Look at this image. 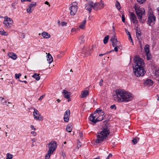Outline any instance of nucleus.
Instances as JSON below:
<instances>
[{
  "label": "nucleus",
  "mask_w": 159,
  "mask_h": 159,
  "mask_svg": "<svg viewBox=\"0 0 159 159\" xmlns=\"http://www.w3.org/2000/svg\"><path fill=\"white\" fill-rule=\"evenodd\" d=\"M97 117L96 114V113H94L93 114H91V115L89 117V119L93 123H95L97 122L96 118Z\"/></svg>",
  "instance_id": "nucleus-13"
},
{
  "label": "nucleus",
  "mask_w": 159,
  "mask_h": 159,
  "mask_svg": "<svg viewBox=\"0 0 159 159\" xmlns=\"http://www.w3.org/2000/svg\"><path fill=\"white\" fill-rule=\"evenodd\" d=\"M125 31H126V34L127 35V36L130 35V32H129L128 31V30H127V29H125Z\"/></svg>",
  "instance_id": "nucleus-53"
},
{
  "label": "nucleus",
  "mask_w": 159,
  "mask_h": 159,
  "mask_svg": "<svg viewBox=\"0 0 159 159\" xmlns=\"http://www.w3.org/2000/svg\"><path fill=\"white\" fill-rule=\"evenodd\" d=\"M113 47H114V51L116 52H117L118 51V48H120V46L118 45V43L117 44H115L113 43Z\"/></svg>",
  "instance_id": "nucleus-30"
},
{
  "label": "nucleus",
  "mask_w": 159,
  "mask_h": 159,
  "mask_svg": "<svg viewBox=\"0 0 159 159\" xmlns=\"http://www.w3.org/2000/svg\"><path fill=\"white\" fill-rule=\"evenodd\" d=\"M63 94L64 97L65 98H66L67 99H69L70 95V93L69 92H68L65 90H63Z\"/></svg>",
  "instance_id": "nucleus-17"
},
{
  "label": "nucleus",
  "mask_w": 159,
  "mask_h": 159,
  "mask_svg": "<svg viewBox=\"0 0 159 159\" xmlns=\"http://www.w3.org/2000/svg\"><path fill=\"white\" fill-rule=\"evenodd\" d=\"M17 4V1H15V2L14 3H12V7L14 8V9H15L16 8L15 7V6Z\"/></svg>",
  "instance_id": "nucleus-45"
},
{
  "label": "nucleus",
  "mask_w": 159,
  "mask_h": 159,
  "mask_svg": "<svg viewBox=\"0 0 159 159\" xmlns=\"http://www.w3.org/2000/svg\"><path fill=\"white\" fill-rule=\"evenodd\" d=\"M93 8L95 11H97L103 7V3L102 1H101L99 2L93 3Z\"/></svg>",
  "instance_id": "nucleus-9"
},
{
  "label": "nucleus",
  "mask_w": 159,
  "mask_h": 159,
  "mask_svg": "<svg viewBox=\"0 0 159 159\" xmlns=\"http://www.w3.org/2000/svg\"><path fill=\"white\" fill-rule=\"evenodd\" d=\"M77 7H73L70 6V14L72 15H75L77 12Z\"/></svg>",
  "instance_id": "nucleus-15"
},
{
  "label": "nucleus",
  "mask_w": 159,
  "mask_h": 159,
  "mask_svg": "<svg viewBox=\"0 0 159 159\" xmlns=\"http://www.w3.org/2000/svg\"><path fill=\"white\" fill-rule=\"evenodd\" d=\"M130 19L131 21L134 24L137 23L138 21L137 20L136 15L133 12H130Z\"/></svg>",
  "instance_id": "nucleus-11"
},
{
  "label": "nucleus",
  "mask_w": 159,
  "mask_h": 159,
  "mask_svg": "<svg viewBox=\"0 0 159 159\" xmlns=\"http://www.w3.org/2000/svg\"><path fill=\"white\" fill-rule=\"evenodd\" d=\"M146 55L147 60H150L151 58V55H150V52L146 53Z\"/></svg>",
  "instance_id": "nucleus-40"
},
{
  "label": "nucleus",
  "mask_w": 159,
  "mask_h": 159,
  "mask_svg": "<svg viewBox=\"0 0 159 159\" xmlns=\"http://www.w3.org/2000/svg\"><path fill=\"white\" fill-rule=\"evenodd\" d=\"M86 22V19H84L83 20L82 23H81V24L80 25L79 27L81 29H83L85 26V25Z\"/></svg>",
  "instance_id": "nucleus-24"
},
{
  "label": "nucleus",
  "mask_w": 159,
  "mask_h": 159,
  "mask_svg": "<svg viewBox=\"0 0 159 159\" xmlns=\"http://www.w3.org/2000/svg\"><path fill=\"white\" fill-rule=\"evenodd\" d=\"M56 142L55 141H52L48 144L49 149L48 151L53 153V151L56 149Z\"/></svg>",
  "instance_id": "nucleus-7"
},
{
  "label": "nucleus",
  "mask_w": 159,
  "mask_h": 159,
  "mask_svg": "<svg viewBox=\"0 0 159 159\" xmlns=\"http://www.w3.org/2000/svg\"><path fill=\"white\" fill-rule=\"evenodd\" d=\"M93 159H100V157H97L96 158H94Z\"/></svg>",
  "instance_id": "nucleus-64"
},
{
  "label": "nucleus",
  "mask_w": 159,
  "mask_h": 159,
  "mask_svg": "<svg viewBox=\"0 0 159 159\" xmlns=\"http://www.w3.org/2000/svg\"><path fill=\"white\" fill-rule=\"evenodd\" d=\"M103 80L102 79H101L99 82V85L101 86H102V83H103Z\"/></svg>",
  "instance_id": "nucleus-51"
},
{
  "label": "nucleus",
  "mask_w": 159,
  "mask_h": 159,
  "mask_svg": "<svg viewBox=\"0 0 159 159\" xmlns=\"http://www.w3.org/2000/svg\"><path fill=\"white\" fill-rule=\"evenodd\" d=\"M110 108H111V109H116V105H111L110 107Z\"/></svg>",
  "instance_id": "nucleus-48"
},
{
  "label": "nucleus",
  "mask_w": 159,
  "mask_h": 159,
  "mask_svg": "<svg viewBox=\"0 0 159 159\" xmlns=\"http://www.w3.org/2000/svg\"><path fill=\"white\" fill-rule=\"evenodd\" d=\"M109 39V36L108 35H107L104 38L103 42L104 44H106L108 41V39Z\"/></svg>",
  "instance_id": "nucleus-32"
},
{
  "label": "nucleus",
  "mask_w": 159,
  "mask_h": 159,
  "mask_svg": "<svg viewBox=\"0 0 159 159\" xmlns=\"http://www.w3.org/2000/svg\"><path fill=\"white\" fill-rule=\"evenodd\" d=\"M105 125L102 127V130L99 133H98L97 139L96 140L97 143H100L103 142L110 133V125L107 123L106 121H104Z\"/></svg>",
  "instance_id": "nucleus-2"
},
{
  "label": "nucleus",
  "mask_w": 159,
  "mask_h": 159,
  "mask_svg": "<svg viewBox=\"0 0 159 159\" xmlns=\"http://www.w3.org/2000/svg\"><path fill=\"white\" fill-rule=\"evenodd\" d=\"M128 36H129V40H130L131 41H132L133 42V40H132V39L131 38V35H128Z\"/></svg>",
  "instance_id": "nucleus-58"
},
{
  "label": "nucleus",
  "mask_w": 159,
  "mask_h": 159,
  "mask_svg": "<svg viewBox=\"0 0 159 159\" xmlns=\"http://www.w3.org/2000/svg\"><path fill=\"white\" fill-rule=\"evenodd\" d=\"M112 155L111 153H109V155H108V157L107 158V159H109V157H112Z\"/></svg>",
  "instance_id": "nucleus-54"
},
{
  "label": "nucleus",
  "mask_w": 159,
  "mask_h": 159,
  "mask_svg": "<svg viewBox=\"0 0 159 159\" xmlns=\"http://www.w3.org/2000/svg\"><path fill=\"white\" fill-rule=\"evenodd\" d=\"M53 153L52 152H49V151H48V153L46 155V156H45V159H49V158H50V155L51 154H52Z\"/></svg>",
  "instance_id": "nucleus-34"
},
{
  "label": "nucleus",
  "mask_w": 159,
  "mask_h": 159,
  "mask_svg": "<svg viewBox=\"0 0 159 159\" xmlns=\"http://www.w3.org/2000/svg\"><path fill=\"white\" fill-rule=\"evenodd\" d=\"M13 155L9 153H7V159H12Z\"/></svg>",
  "instance_id": "nucleus-36"
},
{
  "label": "nucleus",
  "mask_w": 159,
  "mask_h": 159,
  "mask_svg": "<svg viewBox=\"0 0 159 159\" xmlns=\"http://www.w3.org/2000/svg\"><path fill=\"white\" fill-rule=\"evenodd\" d=\"M89 94V91L86 90H84L81 93V97L82 98H85Z\"/></svg>",
  "instance_id": "nucleus-20"
},
{
  "label": "nucleus",
  "mask_w": 159,
  "mask_h": 159,
  "mask_svg": "<svg viewBox=\"0 0 159 159\" xmlns=\"http://www.w3.org/2000/svg\"><path fill=\"white\" fill-rule=\"evenodd\" d=\"M156 17L154 16L153 13L150 12L148 16V21L150 26H151V24L153 25L156 21Z\"/></svg>",
  "instance_id": "nucleus-6"
},
{
  "label": "nucleus",
  "mask_w": 159,
  "mask_h": 159,
  "mask_svg": "<svg viewBox=\"0 0 159 159\" xmlns=\"http://www.w3.org/2000/svg\"><path fill=\"white\" fill-rule=\"evenodd\" d=\"M8 56L13 60H16L17 58L16 55L15 53L13 52H9L8 54Z\"/></svg>",
  "instance_id": "nucleus-18"
},
{
  "label": "nucleus",
  "mask_w": 159,
  "mask_h": 159,
  "mask_svg": "<svg viewBox=\"0 0 159 159\" xmlns=\"http://www.w3.org/2000/svg\"><path fill=\"white\" fill-rule=\"evenodd\" d=\"M34 110L33 113L34 119L37 120H42L43 117L39 113V111L35 108H34Z\"/></svg>",
  "instance_id": "nucleus-8"
},
{
  "label": "nucleus",
  "mask_w": 159,
  "mask_h": 159,
  "mask_svg": "<svg viewBox=\"0 0 159 159\" xmlns=\"http://www.w3.org/2000/svg\"><path fill=\"white\" fill-rule=\"evenodd\" d=\"M44 96V95H42V96H40V97L39 98V100H42V99H43Z\"/></svg>",
  "instance_id": "nucleus-57"
},
{
  "label": "nucleus",
  "mask_w": 159,
  "mask_h": 159,
  "mask_svg": "<svg viewBox=\"0 0 159 159\" xmlns=\"http://www.w3.org/2000/svg\"><path fill=\"white\" fill-rule=\"evenodd\" d=\"M94 113H96V114H97V113H98L99 115H100V114L104 115V111L99 108H97L96 111L94 112Z\"/></svg>",
  "instance_id": "nucleus-21"
},
{
  "label": "nucleus",
  "mask_w": 159,
  "mask_h": 159,
  "mask_svg": "<svg viewBox=\"0 0 159 159\" xmlns=\"http://www.w3.org/2000/svg\"><path fill=\"white\" fill-rule=\"evenodd\" d=\"M122 20L123 22H125V15L124 14H122Z\"/></svg>",
  "instance_id": "nucleus-44"
},
{
  "label": "nucleus",
  "mask_w": 159,
  "mask_h": 159,
  "mask_svg": "<svg viewBox=\"0 0 159 159\" xmlns=\"http://www.w3.org/2000/svg\"><path fill=\"white\" fill-rule=\"evenodd\" d=\"M73 127L71 125H67L66 126V130L67 132L70 133L72 130Z\"/></svg>",
  "instance_id": "nucleus-29"
},
{
  "label": "nucleus",
  "mask_w": 159,
  "mask_h": 159,
  "mask_svg": "<svg viewBox=\"0 0 159 159\" xmlns=\"http://www.w3.org/2000/svg\"><path fill=\"white\" fill-rule=\"evenodd\" d=\"M64 116H70V111L69 110H67L65 112L64 115Z\"/></svg>",
  "instance_id": "nucleus-37"
},
{
  "label": "nucleus",
  "mask_w": 159,
  "mask_h": 159,
  "mask_svg": "<svg viewBox=\"0 0 159 159\" xmlns=\"http://www.w3.org/2000/svg\"><path fill=\"white\" fill-rule=\"evenodd\" d=\"M64 54V52H60V54H61V55H62V56Z\"/></svg>",
  "instance_id": "nucleus-60"
},
{
  "label": "nucleus",
  "mask_w": 159,
  "mask_h": 159,
  "mask_svg": "<svg viewBox=\"0 0 159 159\" xmlns=\"http://www.w3.org/2000/svg\"><path fill=\"white\" fill-rule=\"evenodd\" d=\"M32 77L34 79H35L37 81L39 80L40 79L39 75L37 74L36 73L34 74L33 75Z\"/></svg>",
  "instance_id": "nucleus-28"
},
{
  "label": "nucleus",
  "mask_w": 159,
  "mask_h": 159,
  "mask_svg": "<svg viewBox=\"0 0 159 159\" xmlns=\"http://www.w3.org/2000/svg\"><path fill=\"white\" fill-rule=\"evenodd\" d=\"M0 102H1L2 104L3 105H6L7 101L5 100L4 99L1 97H0Z\"/></svg>",
  "instance_id": "nucleus-25"
},
{
  "label": "nucleus",
  "mask_w": 159,
  "mask_h": 159,
  "mask_svg": "<svg viewBox=\"0 0 159 159\" xmlns=\"http://www.w3.org/2000/svg\"><path fill=\"white\" fill-rule=\"evenodd\" d=\"M134 60L133 69L134 75L137 77L143 76L146 73L144 69V63L143 60L137 56L135 57Z\"/></svg>",
  "instance_id": "nucleus-1"
},
{
  "label": "nucleus",
  "mask_w": 159,
  "mask_h": 159,
  "mask_svg": "<svg viewBox=\"0 0 159 159\" xmlns=\"http://www.w3.org/2000/svg\"><path fill=\"white\" fill-rule=\"evenodd\" d=\"M110 41L112 42V45L114 42V44H116L118 43L119 44V46H120V42L117 40V38L115 36L112 37L110 39Z\"/></svg>",
  "instance_id": "nucleus-14"
},
{
  "label": "nucleus",
  "mask_w": 159,
  "mask_h": 159,
  "mask_svg": "<svg viewBox=\"0 0 159 159\" xmlns=\"http://www.w3.org/2000/svg\"><path fill=\"white\" fill-rule=\"evenodd\" d=\"M62 55H61V54H59V55H57V57L58 58H61V57H62Z\"/></svg>",
  "instance_id": "nucleus-59"
},
{
  "label": "nucleus",
  "mask_w": 159,
  "mask_h": 159,
  "mask_svg": "<svg viewBox=\"0 0 159 159\" xmlns=\"http://www.w3.org/2000/svg\"><path fill=\"white\" fill-rule=\"evenodd\" d=\"M0 34L1 35H3L4 36H7V32H5L3 30L0 31Z\"/></svg>",
  "instance_id": "nucleus-38"
},
{
  "label": "nucleus",
  "mask_w": 159,
  "mask_h": 159,
  "mask_svg": "<svg viewBox=\"0 0 159 159\" xmlns=\"http://www.w3.org/2000/svg\"><path fill=\"white\" fill-rule=\"evenodd\" d=\"M46 4H47V5H49V6H50V5H49V3L47 1H46L45 2V3Z\"/></svg>",
  "instance_id": "nucleus-61"
},
{
  "label": "nucleus",
  "mask_w": 159,
  "mask_h": 159,
  "mask_svg": "<svg viewBox=\"0 0 159 159\" xmlns=\"http://www.w3.org/2000/svg\"><path fill=\"white\" fill-rule=\"evenodd\" d=\"M144 49L146 53H149V46L148 44L146 45L144 47Z\"/></svg>",
  "instance_id": "nucleus-26"
},
{
  "label": "nucleus",
  "mask_w": 159,
  "mask_h": 159,
  "mask_svg": "<svg viewBox=\"0 0 159 159\" xmlns=\"http://www.w3.org/2000/svg\"><path fill=\"white\" fill-rule=\"evenodd\" d=\"M69 116H64V120L65 122H68L69 120Z\"/></svg>",
  "instance_id": "nucleus-39"
},
{
  "label": "nucleus",
  "mask_w": 159,
  "mask_h": 159,
  "mask_svg": "<svg viewBox=\"0 0 159 159\" xmlns=\"http://www.w3.org/2000/svg\"><path fill=\"white\" fill-rule=\"evenodd\" d=\"M42 34L43 37L45 38H49L50 36V34L47 32H43Z\"/></svg>",
  "instance_id": "nucleus-22"
},
{
  "label": "nucleus",
  "mask_w": 159,
  "mask_h": 159,
  "mask_svg": "<svg viewBox=\"0 0 159 159\" xmlns=\"http://www.w3.org/2000/svg\"><path fill=\"white\" fill-rule=\"evenodd\" d=\"M134 8L138 19L139 20H141L142 18V16L145 15V10L143 8H140V7L136 4L134 5Z\"/></svg>",
  "instance_id": "nucleus-4"
},
{
  "label": "nucleus",
  "mask_w": 159,
  "mask_h": 159,
  "mask_svg": "<svg viewBox=\"0 0 159 159\" xmlns=\"http://www.w3.org/2000/svg\"><path fill=\"white\" fill-rule=\"evenodd\" d=\"M47 60L48 61V62L49 64L52 62L53 61V58L52 56L50 54V53L48 54L47 55Z\"/></svg>",
  "instance_id": "nucleus-19"
},
{
  "label": "nucleus",
  "mask_w": 159,
  "mask_h": 159,
  "mask_svg": "<svg viewBox=\"0 0 159 159\" xmlns=\"http://www.w3.org/2000/svg\"><path fill=\"white\" fill-rule=\"evenodd\" d=\"M30 128L31 129H33L34 130H35L36 129L34 127V126L33 125H30Z\"/></svg>",
  "instance_id": "nucleus-56"
},
{
  "label": "nucleus",
  "mask_w": 159,
  "mask_h": 159,
  "mask_svg": "<svg viewBox=\"0 0 159 159\" xmlns=\"http://www.w3.org/2000/svg\"><path fill=\"white\" fill-rule=\"evenodd\" d=\"M21 75V74L20 73H19V74H15V78L16 79H17L20 78V77Z\"/></svg>",
  "instance_id": "nucleus-43"
},
{
  "label": "nucleus",
  "mask_w": 159,
  "mask_h": 159,
  "mask_svg": "<svg viewBox=\"0 0 159 159\" xmlns=\"http://www.w3.org/2000/svg\"><path fill=\"white\" fill-rule=\"evenodd\" d=\"M21 82H24L25 83H27V82L26 81H21Z\"/></svg>",
  "instance_id": "nucleus-63"
},
{
  "label": "nucleus",
  "mask_w": 159,
  "mask_h": 159,
  "mask_svg": "<svg viewBox=\"0 0 159 159\" xmlns=\"http://www.w3.org/2000/svg\"><path fill=\"white\" fill-rule=\"evenodd\" d=\"M114 51V50H111L109 52H107L106 53H103V54H99V56L100 57H101V56H103V55H105V54H109V53H110L111 52H112V51Z\"/></svg>",
  "instance_id": "nucleus-41"
},
{
  "label": "nucleus",
  "mask_w": 159,
  "mask_h": 159,
  "mask_svg": "<svg viewBox=\"0 0 159 159\" xmlns=\"http://www.w3.org/2000/svg\"><path fill=\"white\" fill-rule=\"evenodd\" d=\"M72 6H73V7H77V3L76 2H73V3H72Z\"/></svg>",
  "instance_id": "nucleus-42"
},
{
  "label": "nucleus",
  "mask_w": 159,
  "mask_h": 159,
  "mask_svg": "<svg viewBox=\"0 0 159 159\" xmlns=\"http://www.w3.org/2000/svg\"><path fill=\"white\" fill-rule=\"evenodd\" d=\"M139 138L136 137L134 138L132 140V142L134 144H136L137 143V142H139Z\"/></svg>",
  "instance_id": "nucleus-31"
},
{
  "label": "nucleus",
  "mask_w": 159,
  "mask_h": 159,
  "mask_svg": "<svg viewBox=\"0 0 159 159\" xmlns=\"http://www.w3.org/2000/svg\"><path fill=\"white\" fill-rule=\"evenodd\" d=\"M83 52L85 54V55H84V56H86L87 55H89V53L88 52V51L86 50V51H84Z\"/></svg>",
  "instance_id": "nucleus-50"
},
{
  "label": "nucleus",
  "mask_w": 159,
  "mask_h": 159,
  "mask_svg": "<svg viewBox=\"0 0 159 159\" xmlns=\"http://www.w3.org/2000/svg\"><path fill=\"white\" fill-rule=\"evenodd\" d=\"M79 40L81 44L84 43V36L83 35L81 36L79 38Z\"/></svg>",
  "instance_id": "nucleus-35"
},
{
  "label": "nucleus",
  "mask_w": 159,
  "mask_h": 159,
  "mask_svg": "<svg viewBox=\"0 0 159 159\" xmlns=\"http://www.w3.org/2000/svg\"><path fill=\"white\" fill-rule=\"evenodd\" d=\"M36 5V4L35 2H33L31 3L29 5V8H27L26 9L27 12L30 13H32Z\"/></svg>",
  "instance_id": "nucleus-10"
},
{
  "label": "nucleus",
  "mask_w": 159,
  "mask_h": 159,
  "mask_svg": "<svg viewBox=\"0 0 159 159\" xmlns=\"http://www.w3.org/2000/svg\"><path fill=\"white\" fill-rule=\"evenodd\" d=\"M155 74L156 76H159V70H156L155 72Z\"/></svg>",
  "instance_id": "nucleus-49"
},
{
  "label": "nucleus",
  "mask_w": 159,
  "mask_h": 159,
  "mask_svg": "<svg viewBox=\"0 0 159 159\" xmlns=\"http://www.w3.org/2000/svg\"><path fill=\"white\" fill-rule=\"evenodd\" d=\"M117 101L119 102H127L132 99L130 93L122 89H116V91Z\"/></svg>",
  "instance_id": "nucleus-3"
},
{
  "label": "nucleus",
  "mask_w": 159,
  "mask_h": 159,
  "mask_svg": "<svg viewBox=\"0 0 159 159\" xmlns=\"http://www.w3.org/2000/svg\"><path fill=\"white\" fill-rule=\"evenodd\" d=\"M100 115L99 117H98L96 118L97 122V121H100L103 120L104 118L103 115L102 114H100Z\"/></svg>",
  "instance_id": "nucleus-27"
},
{
  "label": "nucleus",
  "mask_w": 159,
  "mask_h": 159,
  "mask_svg": "<svg viewBox=\"0 0 159 159\" xmlns=\"http://www.w3.org/2000/svg\"><path fill=\"white\" fill-rule=\"evenodd\" d=\"M31 134H33L34 136H35L36 134V133L34 131L31 132Z\"/></svg>",
  "instance_id": "nucleus-55"
},
{
  "label": "nucleus",
  "mask_w": 159,
  "mask_h": 159,
  "mask_svg": "<svg viewBox=\"0 0 159 159\" xmlns=\"http://www.w3.org/2000/svg\"><path fill=\"white\" fill-rule=\"evenodd\" d=\"M115 5L117 9L119 10L121 8V7L119 2L117 1H116Z\"/></svg>",
  "instance_id": "nucleus-33"
},
{
  "label": "nucleus",
  "mask_w": 159,
  "mask_h": 159,
  "mask_svg": "<svg viewBox=\"0 0 159 159\" xmlns=\"http://www.w3.org/2000/svg\"><path fill=\"white\" fill-rule=\"evenodd\" d=\"M4 20L3 21L4 26L7 29H10L12 26L13 23L12 20L7 16L4 17Z\"/></svg>",
  "instance_id": "nucleus-5"
},
{
  "label": "nucleus",
  "mask_w": 159,
  "mask_h": 159,
  "mask_svg": "<svg viewBox=\"0 0 159 159\" xmlns=\"http://www.w3.org/2000/svg\"><path fill=\"white\" fill-rule=\"evenodd\" d=\"M144 83L145 86H150L153 84V82L151 80L147 79L144 81Z\"/></svg>",
  "instance_id": "nucleus-16"
},
{
  "label": "nucleus",
  "mask_w": 159,
  "mask_h": 159,
  "mask_svg": "<svg viewBox=\"0 0 159 159\" xmlns=\"http://www.w3.org/2000/svg\"><path fill=\"white\" fill-rule=\"evenodd\" d=\"M81 146V143L79 141V142H78L77 143V148L78 149H79V148H80Z\"/></svg>",
  "instance_id": "nucleus-46"
},
{
  "label": "nucleus",
  "mask_w": 159,
  "mask_h": 159,
  "mask_svg": "<svg viewBox=\"0 0 159 159\" xmlns=\"http://www.w3.org/2000/svg\"><path fill=\"white\" fill-rule=\"evenodd\" d=\"M93 2H91L90 3H86L85 6V9L90 13L91 10L93 8Z\"/></svg>",
  "instance_id": "nucleus-12"
},
{
  "label": "nucleus",
  "mask_w": 159,
  "mask_h": 159,
  "mask_svg": "<svg viewBox=\"0 0 159 159\" xmlns=\"http://www.w3.org/2000/svg\"><path fill=\"white\" fill-rule=\"evenodd\" d=\"M136 35L137 38L139 40L140 38V35H141V33L140 30H139L138 29H136Z\"/></svg>",
  "instance_id": "nucleus-23"
},
{
  "label": "nucleus",
  "mask_w": 159,
  "mask_h": 159,
  "mask_svg": "<svg viewBox=\"0 0 159 159\" xmlns=\"http://www.w3.org/2000/svg\"><path fill=\"white\" fill-rule=\"evenodd\" d=\"M57 102H60V100L59 99H57Z\"/></svg>",
  "instance_id": "nucleus-62"
},
{
  "label": "nucleus",
  "mask_w": 159,
  "mask_h": 159,
  "mask_svg": "<svg viewBox=\"0 0 159 159\" xmlns=\"http://www.w3.org/2000/svg\"><path fill=\"white\" fill-rule=\"evenodd\" d=\"M140 4H143L145 2V1H137Z\"/></svg>",
  "instance_id": "nucleus-52"
},
{
  "label": "nucleus",
  "mask_w": 159,
  "mask_h": 159,
  "mask_svg": "<svg viewBox=\"0 0 159 159\" xmlns=\"http://www.w3.org/2000/svg\"><path fill=\"white\" fill-rule=\"evenodd\" d=\"M67 23L66 22L63 21L61 23V25L62 26H66L67 25Z\"/></svg>",
  "instance_id": "nucleus-47"
}]
</instances>
